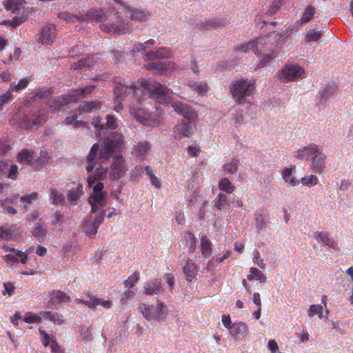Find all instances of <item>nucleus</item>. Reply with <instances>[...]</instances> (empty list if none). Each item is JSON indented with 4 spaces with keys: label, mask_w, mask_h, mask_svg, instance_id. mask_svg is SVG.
Segmentation results:
<instances>
[{
    "label": "nucleus",
    "mask_w": 353,
    "mask_h": 353,
    "mask_svg": "<svg viewBox=\"0 0 353 353\" xmlns=\"http://www.w3.org/2000/svg\"><path fill=\"white\" fill-rule=\"evenodd\" d=\"M141 89L146 90L151 98L160 103L168 104L172 102L170 90L152 79H141L136 85H129L123 80L114 87V94L117 101H121L123 96L128 95L132 92L136 93Z\"/></svg>",
    "instance_id": "f257e3e1"
},
{
    "label": "nucleus",
    "mask_w": 353,
    "mask_h": 353,
    "mask_svg": "<svg viewBox=\"0 0 353 353\" xmlns=\"http://www.w3.org/2000/svg\"><path fill=\"white\" fill-rule=\"evenodd\" d=\"M123 143V136L121 134L114 132L108 136L104 141L103 145L99 150V144L94 143L88 155L87 160L88 165L86 170L88 172H91L96 166V162L98 159L100 163H105L114 153L119 152L122 148Z\"/></svg>",
    "instance_id": "f03ea898"
},
{
    "label": "nucleus",
    "mask_w": 353,
    "mask_h": 353,
    "mask_svg": "<svg viewBox=\"0 0 353 353\" xmlns=\"http://www.w3.org/2000/svg\"><path fill=\"white\" fill-rule=\"evenodd\" d=\"M266 46L267 42L263 38H258L254 41L237 46L236 50L245 53L252 50L256 55L261 53L260 63L257 65V68H262L276 57L277 54V50H273L269 53V49L266 48Z\"/></svg>",
    "instance_id": "7ed1b4c3"
},
{
    "label": "nucleus",
    "mask_w": 353,
    "mask_h": 353,
    "mask_svg": "<svg viewBox=\"0 0 353 353\" xmlns=\"http://www.w3.org/2000/svg\"><path fill=\"white\" fill-rule=\"evenodd\" d=\"M254 83L247 79H239L234 81L231 86V94L239 104L245 103V98L250 97L254 89Z\"/></svg>",
    "instance_id": "20e7f679"
},
{
    "label": "nucleus",
    "mask_w": 353,
    "mask_h": 353,
    "mask_svg": "<svg viewBox=\"0 0 353 353\" xmlns=\"http://www.w3.org/2000/svg\"><path fill=\"white\" fill-rule=\"evenodd\" d=\"M138 311L148 321L152 319L163 321L168 314L167 307L162 302H158L155 306L141 304L138 307Z\"/></svg>",
    "instance_id": "39448f33"
},
{
    "label": "nucleus",
    "mask_w": 353,
    "mask_h": 353,
    "mask_svg": "<svg viewBox=\"0 0 353 353\" xmlns=\"http://www.w3.org/2000/svg\"><path fill=\"white\" fill-rule=\"evenodd\" d=\"M130 114L136 121L145 126L151 127L157 123L156 115L152 113H149L142 107L135 105L130 106Z\"/></svg>",
    "instance_id": "423d86ee"
},
{
    "label": "nucleus",
    "mask_w": 353,
    "mask_h": 353,
    "mask_svg": "<svg viewBox=\"0 0 353 353\" xmlns=\"http://www.w3.org/2000/svg\"><path fill=\"white\" fill-rule=\"evenodd\" d=\"M46 114L43 111H31L24 116L20 122L22 129H30L34 126H39L46 121Z\"/></svg>",
    "instance_id": "0eeeda50"
},
{
    "label": "nucleus",
    "mask_w": 353,
    "mask_h": 353,
    "mask_svg": "<svg viewBox=\"0 0 353 353\" xmlns=\"http://www.w3.org/2000/svg\"><path fill=\"white\" fill-rule=\"evenodd\" d=\"M304 70L296 65H287L280 70L279 77L285 81H296L302 77Z\"/></svg>",
    "instance_id": "6e6552de"
},
{
    "label": "nucleus",
    "mask_w": 353,
    "mask_h": 353,
    "mask_svg": "<svg viewBox=\"0 0 353 353\" xmlns=\"http://www.w3.org/2000/svg\"><path fill=\"white\" fill-rule=\"evenodd\" d=\"M128 168L121 155L115 154L113 162L110 166L109 172L110 177L114 180L123 176Z\"/></svg>",
    "instance_id": "1a4fd4ad"
},
{
    "label": "nucleus",
    "mask_w": 353,
    "mask_h": 353,
    "mask_svg": "<svg viewBox=\"0 0 353 353\" xmlns=\"http://www.w3.org/2000/svg\"><path fill=\"white\" fill-rule=\"evenodd\" d=\"M171 105L176 112L183 116L189 123L198 119L197 113L185 103L176 101H172Z\"/></svg>",
    "instance_id": "9d476101"
},
{
    "label": "nucleus",
    "mask_w": 353,
    "mask_h": 353,
    "mask_svg": "<svg viewBox=\"0 0 353 353\" xmlns=\"http://www.w3.org/2000/svg\"><path fill=\"white\" fill-rule=\"evenodd\" d=\"M55 38V26L50 24L43 28L41 33L37 35V41L43 45H49L54 41Z\"/></svg>",
    "instance_id": "9b49d317"
},
{
    "label": "nucleus",
    "mask_w": 353,
    "mask_h": 353,
    "mask_svg": "<svg viewBox=\"0 0 353 353\" xmlns=\"http://www.w3.org/2000/svg\"><path fill=\"white\" fill-rule=\"evenodd\" d=\"M101 30L108 33L123 34L128 30L129 27L127 23L123 21H119L117 23L103 24L100 26Z\"/></svg>",
    "instance_id": "f8f14e48"
},
{
    "label": "nucleus",
    "mask_w": 353,
    "mask_h": 353,
    "mask_svg": "<svg viewBox=\"0 0 353 353\" xmlns=\"http://www.w3.org/2000/svg\"><path fill=\"white\" fill-rule=\"evenodd\" d=\"M21 237V232L19 228L14 225L9 228H0V239L12 240Z\"/></svg>",
    "instance_id": "ddd939ff"
},
{
    "label": "nucleus",
    "mask_w": 353,
    "mask_h": 353,
    "mask_svg": "<svg viewBox=\"0 0 353 353\" xmlns=\"http://www.w3.org/2000/svg\"><path fill=\"white\" fill-rule=\"evenodd\" d=\"M77 101V94H67L57 97L52 103L49 104V106L53 110H56L62 106L66 105L70 103H75Z\"/></svg>",
    "instance_id": "4468645a"
},
{
    "label": "nucleus",
    "mask_w": 353,
    "mask_h": 353,
    "mask_svg": "<svg viewBox=\"0 0 353 353\" xmlns=\"http://www.w3.org/2000/svg\"><path fill=\"white\" fill-rule=\"evenodd\" d=\"M325 155L322 152L321 148L318 147V152L314 154L311 163V168L316 172L321 173L325 167Z\"/></svg>",
    "instance_id": "2eb2a0df"
},
{
    "label": "nucleus",
    "mask_w": 353,
    "mask_h": 353,
    "mask_svg": "<svg viewBox=\"0 0 353 353\" xmlns=\"http://www.w3.org/2000/svg\"><path fill=\"white\" fill-rule=\"evenodd\" d=\"M106 197L105 192L94 193L90 196L89 203L92 206V212L94 213L98 208L104 206V201Z\"/></svg>",
    "instance_id": "dca6fc26"
},
{
    "label": "nucleus",
    "mask_w": 353,
    "mask_h": 353,
    "mask_svg": "<svg viewBox=\"0 0 353 353\" xmlns=\"http://www.w3.org/2000/svg\"><path fill=\"white\" fill-rule=\"evenodd\" d=\"M17 160L19 163H26L35 167V155L32 150L28 149L22 150L18 154Z\"/></svg>",
    "instance_id": "f3484780"
},
{
    "label": "nucleus",
    "mask_w": 353,
    "mask_h": 353,
    "mask_svg": "<svg viewBox=\"0 0 353 353\" xmlns=\"http://www.w3.org/2000/svg\"><path fill=\"white\" fill-rule=\"evenodd\" d=\"M314 237L316 240H319L320 242L332 249L336 250L338 248L336 242L330 236L327 232H318L316 233Z\"/></svg>",
    "instance_id": "a211bd4d"
},
{
    "label": "nucleus",
    "mask_w": 353,
    "mask_h": 353,
    "mask_svg": "<svg viewBox=\"0 0 353 353\" xmlns=\"http://www.w3.org/2000/svg\"><path fill=\"white\" fill-rule=\"evenodd\" d=\"M319 145L311 143L307 146L301 148L297 151V157L299 159H308L310 157H313L314 153L318 152Z\"/></svg>",
    "instance_id": "6ab92c4d"
},
{
    "label": "nucleus",
    "mask_w": 353,
    "mask_h": 353,
    "mask_svg": "<svg viewBox=\"0 0 353 353\" xmlns=\"http://www.w3.org/2000/svg\"><path fill=\"white\" fill-rule=\"evenodd\" d=\"M69 300V297L61 291H54L50 294V299L48 302L51 307L55 306L61 302H65Z\"/></svg>",
    "instance_id": "aec40b11"
},
{
    "label": "nucleus",
    "mask_w": 353,
    "mask_h": 353,
    "mask_svg": "<svg viewBox=\"0 0 353 353\" xmlns=\"http://www.w3.org/2000/svg\"><path fill=\"white\" fill-rule=\"evenodd\" d=\"M221 22L216 20L202 19L196 23V28L202 31H208L216 28Z\"/></svg>",
    "instance_id": "412c9836"
},
{
    "label": "nucleus",
    "mask_w": 353,
    "mask_h": 353,
    "mask_svg": "<svg viewBox=\"0 0 353 353\" xmlns=\"http://www.w3.org/2000/svg\"><path fill=\"white\" fill-rule=\"evenodd\" d=\"M48 230L42 223H37L32 228V235L39 241H43L47 236Z\"/></svg>",
    "instance_id": "4be33fe9"
},
{
    "label": "nucleus",
    "mask_w": 353,
    "mask_h": 353,
    "mask_svg": "<svg viewBox=\"0 0 353 353\" xmlns=\"http://www.w3.org/2000/svg\"><path fill=\"white\" fill-rule=\"evenodd\" d=\"M247 326L245 323L239 322L232 324L230 327L231 334L236 338H243L247 334Z\"/></svg>",
    "instance_id": "5701e85b"
},
{
    "label": "nucleus",
    "mask_w": 353,
    "mask_h": 353,
    "mask_svg": "<svg viewBox=\"0 0 353 353\" xmlns=\"http://www.w3.org/2000/svg\"><path fill=\"white\" fill-rule=\"evenodd\" d=\"M100 107L101 103L99 101H83L79 105V110L81 112H92L99 110Z\"/></svg>",
    "instance_id": "b1692460"
},
{
    "label": "nucleus",
    "mask_w": 353,
    "mask_h": 353,
    "mask_svg": "<svg viewBox=\"0 0 353 353\" xmlns=\"http://www.w3.org/2000/svg\"><path fill=\"white\" fill-rule=\"evenodd\" d=\"M103 218H104V211L102 210L96 216L94 219L92 221V229H85V233L89 236L95 234L97 232V228L102 223Z\"/></svg>",
    "instance_id": "393cba45"
},
{
    "label": "nucleus",
    "mask_w": 353,
    "mask_h": 353,
    "mask_svg": "<svg viewBox=\"0 0 353 353\" xmlns=\"http://www.w3.org/2000/svg\"><path fill=\"white\" fill-rule=\"evenodd\" d=\"M103 218H104V211L102 210L96 216L94 219L92 221V229H85V233L89 236L95 234L97 232V228L102 223Z\"/></svg>",
    "instance_id": "a878e982"
},
{
    "label": "nucleus",
    "mask_w": 353,
    "mask_h": 353,
    "mask_svg": "<svg viewBox=\"0 0 353 353\" xmlns=\"http://www.w3.org/2000/svg\"><path fill=\"white\" fill-rule=\"evenodd\" d=\"M161 288V283L157 280L147 283L144 287L145 292L148 295L158 294L160 292Z\"/></svg>",
    "instance_id": "bb28decb"
},
{
    "label": "nucleus",
    "mask_w": 353,
    "mask_h": 353,
    "mask_svg": "<svg viewBox=\"0 0 353 353\" xmlns=\"http://www.w3.org/2000/svg\"><path fill=\"white\" fill-rule=\"evenodd\" d=\"M170 54L169 51L165 48H159L152 50L146 54L148 59H159L168 57Z\"/></svg>",
    "instance_id": "cd10ccee"
},
{
    "label": "nucleus",
    "mask_w": 353,
    "mask_h": 353,
    "mask_svg": "<svg viewBox=\"0 0 353 353\" xmlns=\"http://www.w3.org/2000/svg\"><path fill=\"white\" fill-rule=\"evenodd\" d=\"M51 158V155L47 151H41L39 156H35V168L43 167Z\"/></svg>",
    "instance_id": "c85d7f7f"
},
{
    "label": "nucleus",
    "mask_w": 353,
    "mask_h": 353,
    "mask_svg": "<svg viewBox=\"0 0 353 353\" xmlns=\"http://www.w3.org/2000/svg\"><path fill=\"white\" fill-rule=\"evenodd\" d=\"M292 168H286L283 170L282 176L285 181L289 183L291 186H296L300 183L299 180H296L292 176Z\"/></svg>",
    "instance_id": "c756f323"
},
{
    "label": "nucleus",
    "mask_w": 353,
    "mask_h": 353,
    "mask_svg": "<svg viewBox=\"0 0 353 353\" xmlns=\"http://www.w3.org/2000/svg\"><path fill=\"white\" fill-rule=\"evenodd\" d=\"M150 145L147 141L139 142L136 146V154L140 159H144L149 152Z\"/></svg>",
    "instance_id": "7c9ffc66"
},
{
    "label": "nucleus",
    "mask_w": 353,
    "mask_h": 353,
    "mask_svg": "<svg viewBox=\"0 0 353 353\" xmlns=\"http://www.w3.org/2000/svg\"><path fill=\"white\" fill-rule=\"evenodd\" d=\"M183 270L185 275L186 280L188 281H192L194 276V272L196 270L194 263L191 261L188 260L185 265L183 266Z\"/></svg>",
    "instance_id": "2f4dec72"
},
{
    "label": "nucleus",
    "mask_w": 353,
    "mask_h": 353,
    "mask_svg": "<svg viewBox=\"0 0 353 353\" xmlns=\"http://www.w3.org/2000/svg\"><path fill=\"white\" fill-rule=\"evenodd\" d=\"M6 8L12 13L17 14L23 8V6L20 0H8L6 3Z\"/></svg>",
    "instance_id": "473e14b6"
},
{
    "label": "nucleus",
    "mask_w": 353,
    "mask_h": 353,
    "mask_svg": "<svg viewBox=\"0 0 353 353\" xmlns=\"http://www.w3.org/2000/svg\"><path fill=\"white\" fill-rule=\"evenodd\" d=\"M40 315L43 317H45L52 322L54 323L62 324L64 322V320L62 318V316L59 315L57 313H52L49 311H42L39 312Z\"/></svg>",
    "instance_id": "72a5a7b5"
},
{
    "label": "nucleus",
    "mask_w": 353,
    "mask_h": 353,
    "mask_svg": "<svg viewBox=\"0 0 353 353\" xmlns=\"http://www.w3.org/2000/svg\"><path fill=\"white\" fill-rule=\"evenodd\" d=\"M88 16L97 22H101L106 19V15L102 10L92 9L88 12Z\"/></svg>",
    "instance_id": "f704fd0d"
},
{
    "label": "nucleus",
    "mask_w": 353,
    "mask_h": 353,
    "mask_svg": "<svg viewBox=\"0 0 353 353\" xmlns=\"http://www.w3.org/2000/svg\"><path fill=\"white\" fill-rule=\"evenodd\" d=\"M201 248L203 256L207 258L210 256L212 253L211 243L205 236L201 238Z\"/></svg>",
    "instance_id": "c9c22d12"
},
{
    "label": "nucleus",
    "mask_w": 353,
    "mask_h": 353,
    "mask_svg": "<svg viewBox=\"0 0 353 353\" xmlns=\"http://www.w3.org/2000/svg\"><path fill=\"white\" fill-rule=\"evenodd\" d=\"M316 12V8L314 6H307L303 12L300 22L302 23H307L310 22L314 17Z\"/></svg>",
    "instance_id": "e433bc0d"
},
{
    "label": "nucleus",
    "mask_w": 353,
    "mask_h": 353,
    "mask_svg": "<svg viewBox=\"0 0 353 353\" xmlns=\"http://www.w3.org/2000/svg\"><path fill=\"white\" fill-rule=\"evenodd\" d=\"M335 88L333 85H327L321 92H319L318 97L323 103L334 92Z\"/></svg>",
    "instance_id": "4c0bfd02"
},
{
    "label": "nucleus",
    "mask_w": 353,
    "mask_h": 353,
    "mask_svg": "<svg viewBox=\"0 0 353 353\" xmlns=\"http://www.w3.org/2000/svg\"><path fill=\"white\" fill-rule=\"evenodd\" d=\"M249 280H257L261 283L266 281V276L258 269L252 268L250 270V274L248 276Z\"/></svg>",
    "instance_id": "58836bf2"
},
{
    "label": "nucleus",
    "mask_w": 353,
    "mask_h": 353,
    "mask_svg": "<svg viewBox=\"0 0 353 353\" xmlns=\"http://www.w3.org/2000/svg\"><path fill=\"white\" fill-rule=\"evenodd\" d=\"M50 199L52 200V203L54 205H63L65 201L63 195L55 189L51 190Z\"/></svg>",
    "instance_id": "ea45409f"
},
{
    "label": "nucleus",
    "mask_w": 353,
    "mask_h": 353,
    "mask_svg": "<svg viewBox=\"0 0 353 353\" xmlns=\"http://www.w3.org/2000/svg\"><path fill=\"white\" fill-rule=\"evenodd\" d=\"M219 187L221 190L228 194H232L235 190V187L232 185V183L227 178H224L221 180L219 184Z\"/></svg>",
    "instance_id": "a19ab883"
},
{
    "label": "nucleus",
    "mask_w": 353,
    "mask_h": 353,
    "mask_svg": "<svg viewBox=\"0 0 353 353\" xmlns=\"http://www.w3.org/2000/svg\"><path fill=\"white\" fill-rule=\"evenodd\" d=\"M176 131L183 137H190L192 134V128L189 123H183L176 128Z\"/></svg>",
    "instance_id": "79ce46f5"
},
{
    "label": "nucleus",
    "mask_w": 353,
    "mask_h": 353,
    "mask_svg": "<svg viewBox=\"0 0 353 353\" xmlns=\"http://www.w3.org/2000/svg\"><path fill=\"white\" fill-rule=\"evenodd\" d=\"M83 186L79 185L75 190H72L68 193V199L73 202L77 201L83 194Z\"/></svg>",
    "instance_id": "37998d69"
},
{
    "label": "nucleus",
    "mask_w": 353,
    "mask_h": 353,
    "mask_svg": "<svg viewBox=\"0 0 353 353\" xmlns=\"http://www.w3.org/2000/svg\"><path fill=\"white\" fill-rule=\"evenodd\" d=\"M6 251H10L11 252L14 253L17 256V258L19 259V262H21L22 264H26L28 263V261L29 259L28 253H27L26 252L21 251V250H16L14 248H10L8 247L6 248Z\"/></svg>",
    "instance_id": "c03bdc74"
},
{
    "label": "nucleus",
    "mask_w": 353,
    "mask_h": 353,
    "mask_svg": "<svg viewBox=\"0 0 353 353\" xmlns=\"http://www.w3.org/2000/svg\"><path fill=\"white\" fill-rule=\"evenodd\" d=\"M39 194L37 192H33L30 194H26L21 197V201L25 203L23 205L24 210L26 211L28 205H30L38 199Z\"/></svg>",
    "instance_id": "a18cd8bd"
},
{
    "label": "nucleus",
    "mask_w": 353,
    "mask_h": 353,
    "mask_svg": "<svg viewBox=\"0 0 353 353\" xmlns=\"http://www.w3.org/2000/svg\"><path fill=\"white\" fill-rule=\"evenodd\" d=\"M65 123L68 125L73 126L74 128H81L86 125L85 122L77 120V115L67 117L65 119Z\"/></svg>",
    "instance_id": "49530a36"
},
{
    "label": "nucleus",
    "mask_w": 353,
    "mask_h": 353,
    "mask_svg": "<svg viewBox=\"0 0 353 353\" xmlns=\"http://www.w3.org/2000/svg\"><path fill=\"white\" fill-rule=\"evenodd\" d=\"M174 64L169 63H153L148 65V69H152L157 71H163L168 68H173Z\"/></svg>",
    "instance_id": "de8ad7c7"
},
{
    "label": "nucleus",
    "mask_w": 353,
    "mask_h": 353,
    "mask_svg": "<svg viewBox=\"0 0 353 353\" xmlns=\"http://www.w3.org/2000/svg\"><path fill=\"white\" fill-rule=\"evenodd\" d=\"M189 86L200 94H204L208 89V85L205 83L190 82Z\"/></svg>",
    "instance_id": "09e8293b"
},
{
    "label": "nucleus",
    "mask_w": 353,
    "mask_h": 353,
    "mask_svg": "<svg viewBox=\"0 0 353 353\" xmlns=\"http://www.w3.org/2000/svg\"><path fill=\"white\" fill-rule=\"evenodd\" d=\"M147 16L148 13H146L144 10L135 9L131 11L129 17L132 20L142 21Z\"/></svg>",
    "instance_id": "8fccbe9b"
},
{
    "label": "nucleus",
    "mask_w": 353,
    "mask_h": 353,
    "mask_svg": "<svg viewBox=\"0 0 353 353\" xmlns=\"http://www.w3.org/2000/svg\"><path fill=\"white\" fill-rule=\"evenodd\" d=\"M239 161L236 159H231L226 162L223 168L230 173H234L238 169Z\"/></svg>",
    "instance_id": "3c124183"
},
{
    "label": "nucleus",
    "mask_w": 353,
    "mask_h": 353,
    "mask_svg": "<svg viewBox=\"0 0 353 353\" xmlns=\"http://www.w3.org/2000/svg\"><path fill=\"white\" fill-rule=\"evenodd\" d=\"M323 307L321 305H312L310 307L308 315L310 317H312L315 314H318L319 318L321 319L323 317Z\"/></svg>",
    "instance_id": "603ef678"
},
{
    "label": "nucleus",
    "mask_w": 353,
    "mask_h": 353,
    "mask_svg": "<svg viewBox=\"0 0 353 353\" xmlns=\"http://www.w3.org/2000/svg\"><path fill=\"white\" fill-rule=\"evenodd\" d=\"M322 34L320 31L309 30L305 36V41H316L321 39Z\"/></svg>",
    "instance_id": "864d4df0"
},
{
    "label": "nucleus",
    "mask_w": 353,
    "mask_h": 353,
    "mask_svg": "<svg viewBox=\"0 0 353 353\" xmlns=\"http://www.w3.org/2000/svg\"><path fill=\"white\" fill-rule=\"evenodd\" d=\"M228 203V197L223 193H219L218 195L217 201H216L214 206L219 209L222 210L225 208Z\"/></svg>",
    "instance_id": "5fc2aeb1"
},
{
    "label": "nucleus",
    "mask_w": 353,
    "mask_h": 353,
    "mask_svg": "<svg viewBox=\"0 0 353 353\" xmlns=\"http://www.w3.org/2000/svg\"><path fill=\"white\" fill-rule=\"evenodd\" d=\"M319 179L317 176L311 174L310 176H307L305 177H303L301 179V182L307 186H314L316 185L318 183Z\"/></svg>",
    "instance_id": "6e6d98bb"
},
{
    "label": "nucleus",
    "mask_w": 353,
    "mask_h": 353,
    "mask_svg": "<svg viewBox=\"0 0 353 353\" xmlns=\"http://www.w3.org/2000/svg\"><path fill=\"white\" fill-rule=\"evenodd\" d=\"M42 317L43 316L40 315L39 313L38 314H34L32 313H26L24 316L23 320L25 322L28 323H32L39 322Z\"/></svg>",
    "instance_id": "4d7b16f0"
},
{
    "label": "nucleus",
    "mask_w": 353,
    "mask_h": 353,
    "mask_svg": "<svg viewBox=\"0 0 353 353\" xmlns=\"http://www.w3.org/2000/svg\"><path fill=\"white\" fill-rule=\"evenodd\" d=\"M5 262L8 264L9 265H13L14 264H17L19 262V259L17 258V256L12 252L11 254H6L3 257Z\"/></svg>",
    "instance_id": "13d9d810"
},
{
    "label": "nucleus",
    "mask_w": 353,
    "mask_h": 353,
    "mask_svg": "<svg viewBox=\"0 0 353 353\" xmlns=\"http://www.w3.org/2000/svg\"><path fill=\"white\" fill-rule=\"evenodd\" d=\"M12 99V95L11 92H8L0 96V110H2L3 107L8 103Z\"/></svg>",
    "instance_id": "bf43d9fd"
},
{
    "label": "nucleus",
    "mask_w": 353,
    "mask_h": 353,
    "mask_svg": "<svg viewBox=\"0 0 353 353\" xmlns=\"http://www.w3.org/2000/svg\"><path fill=\"white\" fill-rule=\"evenodd\" d=\"M139 279V273H134L127 280L125 281L124 283L125 287L129 288H132L134 285V284L138 281Z\"/></svg>",
    "instance_id": "052dcab7"
},
{
    "label": "nucleus",
    "mask_w": 353,
    "mask_h": 353,
    "mask_svg": "<svg viewBox=\"0 0 353 353\" xmlns=\"http://www.w3.org/2000/svg\"><path fill=\"white\" fill-rule=\"evenodd\" d=\"M105 128L108 129H115L117 127L116 119L112 115H108L106 117V123L104 125Z\"/></svg>",
    "instance_id": "680f3d73"
},
{
    "label": "nucleus",
    "mask_w": 353,
    "mask_h": 353,
    "mask_svg": "<svg viewBox=\"0 0 353 353\" xmlns=\"http://www.w3.org/2000/svg\"><path fill=\"white\" fill-rule=\"evenodd\" d=\"M29 81L30 80L28 79H21L20 81L17 84L11 85L10 88L12 90H14L15 91H19L20 90H22L27 86V85L29 83Z\"/></svg>",
    "instance_id": "e2e57ef3"
},
{
    "label": "nucleus",
    "mask_w": 353,
    "mask_h": 353,
    "mask_svg": "<svg viewBox=\"0 0 353 353\" xmlns=\"http://www.w3.org/2000/svg\"><path fill=\"white\" fill-rule=\"evenodd\" d=\"M4 291L2 292L3 295L8 294L9 296H12L14 292L15 287L11 283H3Z\"/></svg>",
    "instance_id": "0e129e2a"
},
{
    "label": "nucleus",
    "mask_w": 353,
    "mask_h": 353,
    "mask_svg": "<svg viewBox=\"0 0 353 353\" xmlns=\"http://www.w3.org/2000/svg\"><path fill=\"white\" fill-rule=\"evenodd\" d=\"M50 347L53 353H63V351L57 342L54 336H52Z\"/></svg>",
    "instance_id": "69168bd1"
},
{
    "label": "nucleus",
    "mask_w": 353,
    "mask_h": 353,
    "mask_svg": "<svg viewBox=\"0 0 353 353\" xmlns=\"http://www.w3.org/2000/svg\"><path fill=\"white\" fill-rule=\"evenodd\" d=\"M255 222L257 228L261 229L265 226V220L261 214L257 213L255 214Z\"/></svg>",
    "instance_id": "338daca9"
},
{
    "label": "nucleus",
    "mask_w": 353,
    "mask_h": 353,
    "mask_svg": "<svg viewBox=\"0 0 353 353\" xmlns=\"http://www.w3.org/2000/svg\"><path fill=\"white\" fill-rule=\"evenodd\" d=\"M253 260L256 263V265L259 266L261 268H264L265 264L263 262V259L260 257L259 252L257 250H255L253 253Z\"/></svg>",
    "instance_id": "774afa93"
}]
</instances>
